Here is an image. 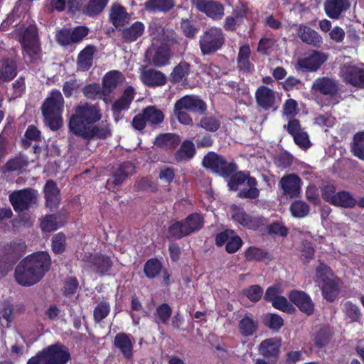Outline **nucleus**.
<instances>
[{"mask_svg":"<svg viewBox=\"0 0 364 364\" xmlns=\"http://www.w3.org/2000/svg\"><path fill=\"white\" fill-rule=\"evenodd\" d=\"M102 116L101 109L97 104H80L74 108L69 117V130L73 134L85 139L105 138L110 134L108 125L103 122L100 125L96 124Z\"/></svg>","mask_w":364,"mask_h":364,"instance_id":"obj_1","label":"nucleus"},{"mask_svg":"<svg viewBox=\"0 0 364 364\" xmlns=\"http://www.w3.org/2000/svg\"><path fill=\"white\" fill-rule=\"evenodd\" d=\"M51 264L47 252H38L27 256L16 267L15 278L22 286L38 283L49 270Z\"/></svg>","mask_w":364,"mask_h":364,"instance_id":"obj_2","label":"nucleus"},{"mask_svg":"<svg viewBox=\"0 0 364 364\" xmlns=\"http://www.w3.org/2000/svg\"><path fill=\"white\" fill-rule=\"evenodd\" d=\"M64 100L60 91L53 90L42 105V112L46 124L52 129L57 130L62 125V112Z\"/></svg>","mask_w":364,"mask_h":364,"instance_id":"obj_3","label":"nucleus"},{"mask_svg":"<svg viewBox=\"0 0 364 364\" xmlns=\"http://www.w3.org/2000/svg\"><path fill=\"white\" fill-rule=\"evenodd\" d=\"M18 35L23 47L26 61L38 60L41 55V49L36 26L30 24L26 28H21L18 31Z\"/></svg>","mask_w":364,"mask_h":364,"instance_id":"obj_4","label":"nucleus"},{"mask_svg":"<svg viewBox=\"0 0 364 364\" xmlns=\"http://www.w3.org/2000/svg\"><path fill=\"white\" fill-rule=\"evenodd\" d=\"M228 186L232 191H238V196L241 198H256L259 196V191L255 178L242 172L231 177Z\"/></svg>","mask_w":364,"mask_h":364,"instance_id":"obj_5","label":"nucleus"},{"mask_svg":"<svg viewBox=\"0 0 364 364\" xmlns=\"http://www.w3.org/2000/svg\"><path fill=\"white\" fill-rule=\"evenodd\" d=\"M203 166L222 176H227L233 173L236 166L232 163H227L220 156L210 152L203 159Z\"/></svg>","mask_w":364,"mask_h":364,"instance_id":"obj_6","label":"nucleus"},{"mask_svg":"<svg viewBox=\"0 0 364 364\" xmlns=\"http://www.w3.org/2000/svg\"><path fill=\"white\" fill-rule=\"evenodd\" d=\"M9 200L16 212H22L36 204L37 192L33 189L21 190L12 193L9 196Z\"/></svg>","mask_w":364,"mask_h":364,"instance_id":"obj_7","label":"nucleus"},{"mask_svg":"<svg viewBox=\"0 0 364 364\" xmlns=\"http://www.w3.org/2000/svg\"><path fill=\"white\" fill-rule=\"evenodd\" d=\"M40 352L49 364H67L70 360L68 348L59 343L50 345Z\"/></svg>","mask_w":364,"mask_h":364,"instance_id":"obj_8","label":"nucleus"},{"mask_svg":"<svg viewBox=\"0 0 364 364\" xmlns=\"http://www.w3.org/2000/svg\"><path fill=\"white\" fill-rule=\"evenodd\" d=\"M224 38L220 28H211L201 37L200 46L204 54H209L218 50L223 44Z\"/></svg>","mask_w":364,"mask_h":364,"instance_id":"obj_9","label":"nucleus"},{"mask_svg":"<svg viewBox=\"0 0 364 364\" xmlns=\"http://www.w3.org/2000/svg\"><path fill=\"white\" fill-rule=\"evenodd\" d=\"M340 76L346 82L356 87H364V68L354 64H344Z\"/></svg>","mask_w":364,"mask_h":364,"instance_id":"obj_10","label":"nucleus"},{"mask_svg":"<svg viewBox=\"0 0 364 364\" xmlns=\"http://www.w3.org/2000/svg\"><path fill=\"white\" fill-rule=\"evenodd\" d=\"M282 194L287 198L299 197L301 191V180L294 173L284 175L279 181Z\"/></svg>","mask_w":364,"mask_h":364,"instance_id":"obj_11","label":"nucleus"},{"mask_svg":"<svg viewBox=\"0 0 364 364\" xmlns=\"http://www.w3.org/2000/svg\"><path fill=\"white\" fill-rule=\"evenodd\" d=\"M334 186H326L322 191L323 198L331 204L344 208L353 207L355 204V199L346 191L339 192L334 196L328 195V192H333Z\"/></svg>","mask_w":364,"mask_h":364,"instance_id":"obj_12","label":"nucleus"},{"mask_svg":"<svg viewBox=\"0 0 364 364\" xmlns=\"http://www.w3.org/2000/svg\"><path fill=\"white\" fill-rule=\"evenodd\" d=\"M196 8L213 19H219L223 16L224 8L218 2L206 0H192Z\"/></svg>","mask_w":364,"mask_h":364,"instance_id":"obj_13","label":"nucleus"},{"mask_svg":"<svg viewBox=\"0 0 364 364\" xmlns=\"http://www.w3.org/2000/svg\"><path fill=\"white\" fill-rule=\"evenodd\" d=\"M327 55L321 52L314 51L309 55L299 60L297 68L304 71H316L327 60Z\"/></svg>","mask_w":364,"mask_h":364,"instance_id":"obj_14","label":"nucleus"},{"mask_svg":"<svg viewBox=\"0 0 364 364\" xmlns=\"http://www.w3.org/2000/svg\"><path fill=\"white\" fill-rule=\"evenodd\" d=\"M218 246L226 245L225 250L229 253H234L241 247V238L232 230H225L218 234L215 239Z\"/></svg>","mask_w":364,"mask_h":364,"instance_id":"obj_15","label":"nucleus"},{"mask_svg":"<svg viewBox=\"0 0 364 364\" xmlns=\"http://www.w3.org/2000/svg\"><path fill=\"white\" fill-rule=\"evenodd\" d=\"M176 110H184L188 112H204L206 109V105L203 101L198 97L186 95L175 104Z\"/></svg>","mask_w":364,"mask_h":364,"instance_id":"obj_16","label":"nucleus"},{"mask_svg":"<svg viewBox=\"0 0 364 364\" xmlns=\"http://www.w3.org/2000/svg\"><path fill=\"white\" fill-rule=\"evenodd\" d=\"M289 299L300 311L310 315L314 312V305L311 298L304 291L294 290L289 294Z\"/></svg>","mask_w":364,"mask_h":364,"instance_id":"obj_17","label":"nucleus"},{"mask_svg":"<svg viewBox=\"0 0 364 364\" xmlns=\"http://www.w3.org/2000/svg\"><path fill=\"white\" fill-rule=\"evenodd\" d=\"M350 6L349 0H326L323 7L326 14L329 18L338 19L343 12L349 9Z\"/></svg>","mask_w":364,"mask_h":364,"instance_id":"obj_18","label":"nucleus"},{"mask_svg":"<svg viewBox=\"0 0 364 364\" xmlns=\"http://www.w3.org/2000/svg\"><path fill=\"white\" fill-rule=\"evenodd\" d=\"M124 78L123 75L117 70H112L107 73L102 80V94L105 95H109L119 85H121Z\"/></svg>","mask_w":364,"mask_h":364,"instance_id":"obj_19","label":"nucleus"},{"mask_svg":"<svg viewBox=\"0 0 364 364\" xmlns=\"http://www.w3.org/2000/svg\"><path fill=\"white\" fill-rule=\"evenodd\" d=\"M140 77L144 84L148 86H161L166 82V76L160 71L143 68Z\"/></svg>","mask_w":364,"mask_h":364,"instance_id":"obj_20","label":"nucleus"},{"mask_svg":"<svg viewBox=\"0 0 364 364\" xmlns=\"http://www.w3.org/2000/svg\"><path fill=\"white\" fill-rule=\"evenodd\" d=\"M257 104L264 108L269 109L274 106L277 95L270 88L266 86L259 87L255 93Z\"/></svg>","mask_w":364,"mask_h":364,"instance_id":"obj_21","label":"nucleus"},{"mask_svg":"<svg viewBox=\"0 0 364 364\" xmlns=\"http://www.w3.org/2000/svg\"><path fill=\"white\" fill-rule=\"evenodd\" d=\"M280 339L271 338L265 339L259 344V353L266 358H276L279 353Z\"/></svg>","mask_w":364,"mask_h":364,"instance_id":"obj_22","label":"nucleus"},{"mask_svg":"<svg viewBox=\"0 0 364 364\" xmlns=\"http://www.w3.org/2000/svg\"><path fill=\"white\" fill-rule=\"evenodd\" d=\"M312 89L325 95H333L338 90V85L331 78L320 77L314 82Z\"/></svg>","mask_w":364,"mask_h":364,"instance_id":"obj_23","label":"nucleus"},{"mask_svg":"<svg viewBox=\"0 0 364 364\" xmlns=\"http://www.w3.org/2000/svg\"><path fill=\"white\" fill-rule=\"evenodd\" d=\"M297 35L303 42L314 46H320L323 43L322 37L318 32L304 25L298 26Z\"/></svg>","mask_w":364,"mask_h":364,"instance_id":"obj_24","label":"nucleus"},{"mask_svg":"<svg viewBox=\"0 0 364 364\" xmlns=\"http://www.w3.org/2000/svg\"><path fill=\"white\" fill-rule=\"evenodd\" d=\"M87 263L94 272L100 274H105L112 266L109 258L103 255H90Z\"/></svg>","mask_w":364,"mask_h":364,"instance_id":"obj_25","label":"nucleus"},{"mask_svg":"<svg viewBox=\"0 0 364 364\" xmlns=\"http://www.w3.org/2000/svg\"><path fill=\"white\" fill-rule=\"evenodd\" d=\"M231 209L232 217L235 221L250 229L259 228L258 220L246 215L241 208L232 205Z\"/></svg>","mask_w":364,"mask_h":364,"instance_id":"obj_26","label":"nucleus"},{"mask_svg":"<svg viewBox=\"0 0 364 364\" xmlns=\"http://www.w3.org/2000/svg\"><path fill=\"white\" fill-rule=\"evenodd\" d=\"M134 95L135 90L134 87L132 86L128 87L124 90L121 97L114 102L112 111L116 113L128 109L131 102L134 98Z\"/></svg>","mask_w":364,"mask_h":364,"instance_id":"obj_27","label":"nucleus"},{"mask_svg":"<svg viewBox=\"0 0 364 364\" xmlns=\"http://www.w3.org/2000/svg\"><path fill=\"white\" fill-rule=\"evenodd\" d=\"M322 293L325 299L332 301L335 300L339 292L340 281L336 277H329V279L321 283Z\"/></svg>","mask_w":364,"mask_h":364,"instance_id":"obj_28","label":"nucleus"},{"mask_svg":"<svg viewBox=\"0 0 364 364\" xmlns=\"http://www.w3.org/2000/svg\"><path fill=\"white\" fill-rule=\"evenodd\" d=\"M46 205L50 209L56 208L60 201L59 190L53 181H48L44 187Z\"/></svg>","mask_w":364,"mask_h":364,"instance_id":"obj_29","label":"nucleus"},{"mask_svg":"<svg viewBox=\"0 0 364 364\" xmlns=\"http://www.w3.org/2000/svg\"><path fill=\"white\" fill-rule=\"evenodd\" d=\"M134 341L125 333H119L115 336V346L120 350L122 353L126 358H130L132 355L133 344Z\"/></svg>","mask_w":364,"mask_h":364,"instance_id":"obj_30","label":"nucleus"},{"mask_svg":"<svg viewBox=\"0 0 364 364\" xmlns=\"http://www.w3.org/2000/svg\"><path fill=\"white\" fill-rule=\"evenodd\" d=\"M95 50L94 46H87L79 53L77 58L78 69L85 71L92 66Z\"/></svg>","mask_w":364,"mask_h":364,"instance_id":"obj_31","label":"nucleus"},{"mask_svg":"<svg viewBox=\"0 0 364 364\" xmlns=\"http://www.w3.org/2000/svg\"><path fill=\"white\" fill-rule=\"evenodd\" d=\"M251 50L247 44L240 47L237 58L239 68L244 72H250L253 69V65L250 61Z\"/></svg>","mask_w":364,"mask_h":364,"instance_id":"obj_32","label":"nucleus"},{"mask_svg":"<svg viewBox=\"0 0 364 364\" xmlns=\"http://www.w3.org/2000/svg\"><path fill=\"white\" fill-rule=\"evenodd\" d=\"M257 328V322L252 316L245 315L238 323V330L243 336L253 335Z\"/></svg>","mask_w":364,"mask_h":364,"instance_id":"obj_33","label":"nucleus"},{"mask_svg":"<svg viewBox=\"0 0 364 364\" xmlns=\"http://www.w3.org/2000/svg\"><path fill=\"white\" fill-rule=\"evenodd\" d=\"M109 17L112 23L116 27L124 25L129 20L128 14L119 4L112 5L110 9Z\"/></svg>","mask_w":364,"mask_h":364,"instance_id":"obj_34","label":"nucleus"},{"mask_svg":"<svg viewBox=\"0 0 364 364\" xmlns=\"http://www.w3.org/2000/svg\"><path fill=\"white\" fill-rule=\"evenodd\" d=\"M196 153L195 145L193 141L186 140L176 154L178 161H188L192 159Z\"/></svg>","mask_w":364,"mask_h":364,"instance_id":"obj_35","label":"nucleus"},{"mask_svg":"<svg viewBox=\"0 0 364 364\" xmlns=\"http://www.w3.org/2000/svg\"><path fill=\"white\" fill-rule=\"evenodd\" d=\"M63 224V221L60 216L49 215L43 218L41 223V227L44 232H51L59 228Z\"/></svg>","mask_w":364,"mask_h":364,"instance_id":"obj_36","label":"nucleus"},{"mask_svg":"<svg viewBox=\"0 0 364 364\" xmlns=\"http://www.w3.org/2000/svg\"><path fill=\"white\" fill-rule=\"evenodd\" d=\"M144 28V25L141 22L136 21L129 28L123 30V36L127 41H134L142 36Z\"/></svg>","mask_w":364,"mask_h":364,"instance_id":"obj_37","label":"nucleus"},{"mask_svg":"<svg viewBox=\"0 0 364 364\" xmlns=\"http://www.w3.org/2000/svg\"><path fill=\"white\" fill-rule=\"evenodd\" d=\"M169 58L168 49L165 46H161L155 50L150 60L155 66L162 67L168 63Z\"/></svg>","mask_w":364,"mask_h":364,"instance_id":"obj_38","label":"nucleus"},{"mask_svg":"<svg viewBox=\"0 0 364 364\" xmlns=\"http://www.w3.org/2000/svg\"><path fill=\"white\" fill-rule=\"evenodd\" d=\"M173 6V0H149L145 3L146 9L152 12L166 11Z\"/></svg>","mask_w":364,"mask_h":364,"instance_id":"obj_39","label":"nucleus"},{"mask_svg":"<svg viewBox=\"0 0 364 364\" xmlns=\"http://www.w3.org/2000/svg\"><path fill=\"white\" fill-rule=\"evenodd\" d=\"M351 151L355 156L364 161V132H358L354 136Z\"/></svg>","mask_w":364,"mask_h":364,"instance_id":"obj_40","label":"nucleus"},{"mask_svg":"<svg viewBox=\"0 0 364 364\" xmlns=\"http://www.w3.org/2000/svg\"><path fill=\"white\" fill-rule=\"evenodd\" d=\"M16 75V67L13 60H5L3 62L0 69V81L10 80Z\"/></svg>","mask_w":364,"mask_h":364,"instance_id":"obj_41","label":"nucleus"},{"mask_svg":"<svg viewBox=\"0 0 364 364\" xmlns=\"http://www.w3.org/2000/svg\"><path fill=\"white\" fill-rule=\"evenodd\" d=\"M190 71L189 65L185 62L180 63L176 66L171 74V78L174 82H179L186 79Z\"/></svg>","mask_w":364,"mask_h":364,"instance_id":"obj_42","label":"nucleus"},{"mask_svg":"<svg viewBox=\"0 0 364 364\" xmlns=\"http://www.w3.org/2000/svg\"><path fill=\"white\" fill-rule=\"evenodd\" d=\"M179 142V136L173 134H161L155 139V145L158 146H175Z\"/></svg>","mask_w":364,"mask_h":364,"instance_id":"obj_43","label":"nucleus"},{"mask_svg":"<svg viewBox=\"0 0 364 364\" xmlns=\"http://www.w3.org/2000/svg\"><path fill=\"white\" fill-rule=\"evenodd\" d=\"M146 120L151 124L161 123L164 119L162 112L154 107H148L144 109Z\"/></svg>","mask_w":364,"mask_h":364,"instance_id":"obj_44","label":"nucleus"},{"mask_svg":"<svg viewBox=\"0 0 364 364\" xmlns=\"http://www.w3.org/2000/svg\"><path fill=\"white\" fill-rule=\"evenodd\" d=\"M277 48L276 41L272 38H262L257 47V51L264 55H270Z\"/></svg>","mask_w":364,"mask_h":364,"instance_id":"obj_45","label":"nucleus"},{"mask_svg":"<svg viewBox=\"0 0 364 364\" xmlns=\"http://www.w3.org/2000/svg\"><path fill=\"white\" fill-rule=\"evenodd\" d=\"M291 215L298 218L306 216L309 212V205L304 201H294L290 206Z\"/></svg>","mask_w":364,"mask_h":364,"instance_id":"obj_46","label":"nucleus"},{"mask_svg":"<svg viewBox=\"0 0 364 364\" xmlns=\"http://www.w3.org/2000/svg\"><path fill=\"white\" fill-rule=\"evenodd\" d=\"M193 228H185L184 223H175L169 228L170 235L180 238L193 232Z\"/></svg>","mask_w":364,"mask_h":364,"instance_id":"obj_47","label":"nucleus"},{"mask_svg":"<svg viewBox=\"0 0 364 364\" xmlns=\"http://www.w3.org/2000/svg\"><path fill=\"white\" fill-rule=\"evenodd\" d=\"M335 276L330 268L324 264H320L316 269L315 281L318 284H321L326 280L329 279V277Z\"/></svg>","mask_w":364,"mask_h":364,"instance_id":"obj_48","label":"nucleus"},{"mask_svg":"<svg viewBox=\"0 0 364 364\" xmlns=\"http://www.w3.org/2000/svg\"><path fill=\"white\" fill-rule=\"evenodd\" d=\"M109 0H90L86 13L89 16H94L100 13L107 4Z\"/></svg>","mask_w":364,"mask_h":364,"instance_id":"obj_49","label":"nucleus"},{"mask_svg":"<svg viewBox=\"0 0 364 364\" xmlns=\"http://www.w3.org/2000/svg\"><path fill=\"white\" fill-rule=\"evenodd\" d=\"M161 267V264L158 260L149 259L144 265V273L147 277L154 278L159 274Z\"/></svg>","mask_w":364,"mask_h":364,"instance_id":"obj_50","label":"nucleus"},{"mask_svg":"<svg viewBox=\"0 0 364 364\" xmlns=\"http://www.w3.org/2000/svg\"><path fill=\"white\" fill-rule=\"evenodd\" d=\"M272 306L280 311L287 313H291L295 311V308L291 304L287 299L282 296L277 297L272 302Z\"/></svg>","mask_w":364,"mask_h":364,"instance_id":"obj_51","label":"nucleus"},{"mask_svg":"<svg viewBox=\"0 0 364 364\" xmlns=\"http://www.w3.org/2000/svg\"><path fill=\"white\" fill-rule=\"evenodd\" d=\"M185 228H193V232L200 229L203 225V220L200 215L192 214L184 221Z\"/></svg>","mask_w":364,"mask_h":364,"instance_id":"obj_52","label":"nucleus"},{"mask_svg":"<svg viewBox=\"0 0 364 364\" xmlns=\"http://www.w3.org/2000/svg\"><path fill=\"white\" fill-rule=\"evenodd\" d=\"M110 306L108 303L103 301L97 305L94 310V318L97 322L104 319L109 313Z\"/></svg>","mask_w":364,"mask_h":364,"instance_id":"obj_53","label":"nucleus"},{"mask_svg":"<svg viewBox=\"0 0 364 364\" xmlns=\"http://www.w3.org/2000/svg\"><path fill=\"white\" fill-rule=\"evenodd\" d=\"M65 247V236L63 233H58L53 237L52 250L55 254L62 253Z\"/></svg>","mask_w":364,"mask_h":364,"instance_id":"obj_54","label":"nucleus"},{"mask_svg":"<svg viewBox=\"0 0 364 364\" xmlns=\"http://www.w3.org/2000/svg\"><path fill=\"white\" fill-rule=\"evenodd\" d=\"M266 324L271 328L274 330L279 329L284 324L283 318L275 314H268L264 318Z\"/></svg>","mask_w":364,"mask_h":364,"instance_id":"obj_55","label":"nucleus"},{"mask_svg":"<svg viewBox=\"0 0 364 364\" xmlns=\"http://www.w3.org/2000/svg\"><path fill=\"white\" fill-rule=\"evenodd\" d=\"M84 95L90 99H96L100 98L102 95V90L101 91V87L97 84H90L87 85L83 89Z\"/></svg>","mask_w":364,"mask_h":364,"instance_id":"obj_56","label":"nucleus"},{"mask_svg":"<svg viewBox=\"0 0 364 364\" xmlns=\"http://www.w3.org/2000/svg\"><path fill=\"white\" fill-rule=\"evenodd\" d=\"M283 292L282 286L281 284H277L269 287L264 294V299L272 302L277 297L281 296Z\"/></svg>","mask_w":364,"mask_h":364,"instance_id":"obj_57","label":"nucleus"},{"mask_svg":"<svg viewBox=\"0 0 364 364\" xmlns=\"http://www.w3.org/2000/svg\"><path fill=\"white\" fill-rule=\"evenodd\" d=\"M244 293L251 301L255 302L261 299L263 291L259 285H252L247 289Z\"/></svg>","mask_w":364,"mask_h":364,"instance_id":"obj_58","label":"nucleus"},{"mask_svg":"<svg viewBox=\"0 0 364 364\" xmlns=\"http://www.w3.org/2000/svg\"><path fill=\"white\" fill-rule=\"evenodd\" d=\"M200 127L210 132H215L220 127V122L213 117H205L200 121Z\"/></svg>","mask_w":364,"mask_h":364,"instance_id":"obj_59","label":"nucleus"},{"mask_svg":"<svg viewBox=\"0 0 364 364\" xmlns=\"http://www.w3.org/2000/svg\"><path fill=\"white\" fill-rule=\"evenodd\" d=\"M159 320H157V323H166L171 315V309L170 306L166 304H162L159 307H158L156 311Z\"/></svg>","mask_w":364,"mask_h":364,"instance_id":"obj_60","label":"nucleus"},{"mask_svg":"<svg viewBox=\"0 0 364 364\" xmlns=\"http://www.w3.org/2000/svg\"><path fill=\"white\" fill-rule=\"evenodd\" d=\"M346 314L352 321H356L360 317V309L351 302H346L344 305Z\"/></svg>","mask_w":364,"mask_h":364,"instance_id":"obj_61","label":"nucleus"},{"mask_svg":"<svg viewBox=\"0 0 364 364\" xmlns=\"http://www.w3.org/2000/svg\"><path fill=\"white\" fill-rule=\"evenodd\" d=\"M57 41L63 46L68 45L73 43L71 31L69 29H62L56 34Z\"/></svg>","mask_w":364,"mask_h":364,"instance_id":"obj_62","label":"nucleus"},{"mask_svg":"<svg viewBox=\"0 0 364 364\" xmlns=\"http://www.w3.org/2000/svg\"><path fill=\"white\" fill-rule=\"evenodd\" d=\"M265 256L266 254L264 251L255 247H250L245 252V257L248 260H261Z\"/></svg>","mask_w":364,"mask_h":364,"instance_id":"obj_63","label":"nucleus"},{"mask_svg":"<svg viewBox=\"0 0 364 364\" xmlns=\"http://www.w3.org/2000/svg\"><path fill=\"white\" fill-rule=\"evenodd\" d=\"M297 114V103L294 100H287L284 105V114L287 117H291Z\"/></svg>","mask_w":364,"mask_h":364,"instance_id":"obj_64","label":"nucleus"}]
</instances>
